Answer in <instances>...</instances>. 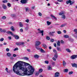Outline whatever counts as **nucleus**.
<instances>
[{"label":"nucleus","instance_id":"obj_1","mask_svg":"<svg viewBox=\"0 0 77 77\" xmlns=\"http://www.w3.org/2000/svg\"><path fill=\"white\" fill-rule=\"evenodd\" d=\"M17 67H18L17 69H21L22 71L24 72L23 73H22L21 75L22 76L23 75H32L34 72L35 69L30 64L28 66V68L29 71H28L27 69L24 67V66L21 65V64L19 66H17Z\"/></svg>","mask_w":77,"mask_h":77},{"label":"nucleus","instance_id":"obj_2","mask_svg":"<svg viewBox=\"0 0 77 77\" xmlns=\"http://www.w3.org/2000/svg\"><path fill=\"white\" fill-rule=\"evenodd\" d=\"M23 63H24V66H28V65H29L30 64L29 63H26L25 62H23L22 61H19L16 63L13 66V71L14 72L17 74V75H21V74L20 73V72L19 71H21V69H18L17 66H19V65L20 64H21V65H23Z\"/></svg>","mask_w":77,"mask_h":77},{"label":"nucleus","instance_id":"obj_3","mask_svg":"<svg viewBox=\"0 0 77 77\" xmlns=\"http://www.w3.org/2000/svg\"><path fill=\"white\" fill-rule=\"evenodd\" d=\"M27 1L28 0H21L20 3L22 4H26L27 3Z\"/></svg>","mask_w":77,"mask_h":77},{"label":"nucleus","instance_id":"obj_4","mask_svg":"<svg viewBox=\"0 0 77 77\" xmlns=\"http://www.w3.org/2000/svg\"><path fill=\"white\" fill-rule=\"evenodd\" d=\"M24 42H16V45H24Z\"/></svg>","mask_w":77,"mask_h":77},{"label":"nucleus","instance_id":"obj_5","mask_svg":"<svg viewBox=\"0 0 77 77\" xmlns=\"http://www.w3.org/2000/svg\"><path fill=\"white\" fill-rule=\"evenodd\" d=\"M41 44V42L39 41H37L36 42V43L35 45V46H38V45H39L40 44Z\"/></svg>","mask_w":77,"mask_h":77},{"label":"nucleus","instance_id":"obj_6","mask_svg":"<svg viewBox=\"0 0 77 77\" xmlns=\"http://www.w3.org/2000/svg\"><path fill=\"white\" fill-rule=\"evenodd\" d=\"M76 57L77 58V55H73L71 56V59H75Z\"/></svg>","mask_w":77,"mask_h":77},{"label":"nucleus","instance_id":"obj_7","mask_svg":"<svg viewBox=\"0 0 77 77\" xmlns=\"http://www.w3.org/2000/svg\"><path fill=\"white\" fill-rule=\"evenodd\" d=\"M72 67H75V68H77V65L76 63H71V64Z\"/></svg>","mask_w":77,"mask_h":77},{"label":"nucleus","instance_id":"obj_8","mask_svg":"<svg viewBox=\"0 0 77 77\" xmlns=\"http://www.w3.org/2000/svg\"><path fill=\"white\" fill-rule=\"evenodd\" d=\"M38 33H42V36H44V31L43 30H40L39 31Z\"/></svg>","mask_w":77,"mask_h":77},{"label":"nucleus","instance_id":"obj_9","mask_svg":"<svg viewBox=\"0 0 77 77\" xmlns=\"http://www.w3.org/2000/svg\"><path fill=\"white\" fill-rule=\"evenodd\" d=\"M51 17H52L53 18H54L55 20H57V18L55 17V16H54L53 14H51Z\"/></svg>","mask_w":77,"mask_h":77},{"label":"nucleus","instance_id":"obj_10","mask_svg":"<svg viewBox=\"0 0 77 77\" xmlns=\"http://www.w3.org/2000/svg\"><path fill=\"white\" fill-rule=\"evenodd\" d=\"M48 70H51L52 69V68L51 67V66H48Z\"/></svg>","mask_w":77,"mask_h":77},{"label":"nucleus","instance_id":"obj_11","mask_svg":"<svg viewBox=\"0 0 77 77\" xmlns=\"http://www.w3.org/2000/svg\"><path fill=\"white\" fill-rule=\"evenodd\" d=\"M6 55L8 56V57H11V54L9 52L7 53Z\"/></svg>","mask_w":77,"mask_h":77},{"label":"nucleus","instance_id":"obj_12","mask_svg":"<svg viewBox=\"0 0 77 77\" xmlns=\"http://www.w3.org/2000/svg\"><path fill=\"white\" fill-rule=\"evenodd\" d=\"M39 55H37V54H35V55L34 56V57L35 58H36V59H38V58H39Z\"/></svg>","mask_w":77,"mask_h":77},{"label":"nucleus","instance_id":"obj_13","mask_svg":"<svg viewBox=\"0 0 77 77\" xmlns=\"http://www.w3.org/2000/svg\"><path fill=\"white\" fill-rule=\"evenodd\" d=\"M13 31H15V29H14V27L12 26L10 28Z\"/></svg>","mask_w":77,"mask_h":77},{"label":"nucleus","instance_id":"obj_14","mask_svg":"<svg viewBox=\"0 0 77 77\" xmlns=\"http://www.w3.org/2000/svg\"><path fill=\"white\" fill-rule=\"evenodd\" d=\"M7 33H8V34H11V35H13V33H12V32L11 31H7Z\"/></svg>","mask_w":77,"mask_h":77},{"label":"nucleus","instance_id":"obj_15","mask_svg":"<svg viewBox=\"0 0 77 77\" xmlns=\"http://www.w3.org/2000/svg\"><path fill=\"white\" fill-rule=\"evenodd\" d=\"M57 46H60V41H59L57 43Z\"/></svg>","mask_w":77,"mask_h":77},{"label":"nucleus","instance_id":"obj_16","mask_svg":"<svg viewBox=\"0 0 77 77\" xmlns=\"http://www.w3.org/2000/svg\"><path fill=\"white\" fill-rule=\"evenodd\" d=\"M64 37L65 38H69V35H64Z\"/></svg>","mask_w":77,"mask_h":77},{"label":"nucleus","instance_id":"obj_17","mask_svg":"<svg viewBox=\"0 0 77 77\" xmlns=\"http://www.w3.org/2000/svg\"><path fill=\"white\" fill-rule=\"evenodd\" d=\"M14 37L16 39H18L19 38V36L18 35H14Z\"/></svg>","mask_w":77,"mask_h":77},{"label":"nucleus","instance_id":"obj_18","mask_svg":"<svg viewBox=\"0 0 77 77\" xmlns=\"http://www.w3.org/2000/svg\"><path fill=\"white\" fill-rule=\"evenodd\" d=\"M62 18H63V20H65V18H66V16H65V15H63L61 17Z\"/></svg>","mask_w":77,"mask_h":77},{"label":"nucleus","instance_id":"obj_19","mask_svg":"<svg viewBox=\"0 0 77 77\" xmlns=\"http://www.w3.org/2000/svg\"><path fill=\"white\" fill-rule=\"evenodd\" d=\"M47 23L48 26H50L51 24V22H49V21H47Z\"/></svg>","mask_w":77,"mask_h":77},{"label":"nucleus","instance_id":"obj_20","mask_svg":"<svg viewBox=\"0 0 77 77\" xmlns=\"http://www.w3.org/2000/svg\"><path fill=\"white\" fill-rule=\"evenodd\" d=\"M40 51L42 52V53H45V51H44L42 49H40Z\"/></svg>","mask_w":77,"mask_h":77},{"label":"nucleus","instance_id":"obj_21","mask_svg":"<svg viewBox=\"0 0 77 77\" xmlns=\"http://www.w3.org/2000/svg\"><path fill=\"white\" fill-rule=\"evenodd\" d=\"M68 71V69H65L64 70V72H67Z\"/></svg>","mask_w":77,"mask_h":77},{"label":"nucleus","instance_id":"obj_22","mask_svg":"<svg viewBox=\"0 0 77 77\" xmlns=\"http://www.w3.org/2000/svg\"><path fill=\"white\" fill-rule=\"evenodd\" d=\"M49 35H51V36H54V34H53L52 32H49Z\"/></svg>","mask_w":77,"mask_h":77},{"label":"nucleus","instance_id":"obj_23","mask_svg":"<svg viewBox=\"0 0 77 77\" xmlns=\"http://www.w3.org/2000/svg\"><path fill=\"white\" fill-rule=\"evenodd\" d=\"M43 71V70L42 69H40L39 70V72L40 73H41V72H42Z\"/></svg>","mask_w":77,"mask_h":77},{"label":"nucleus","instance_id":"obj_24","mask_svg":"<svg viewBox=\"0 0 77 77\" xmlns=\"http://www.w3.org/2000/svg\"><path fill=\"white\" fill-rule=\"evenodd\" d=\"M64 11H63V12L62 13H60L59 14V15H64Z\"/></svg>","mask_w":77,"mask_h":77},{"label":"nucleus","instance_id":"obj_25","mask_svg":"<svg viewBox=\"0 0 77 77\" xmlns=\"http://www.w3.org/2000/svg\"><path fill=\"white\" fill-rule=\"evenodd\" d=\"M71 2V0H69V1H67L66 2V3L67 4H69V3H70Z\"/></svg>","mask_w":77,"mask_h":77},{"label":"nucleus","instance_id":"obj_26","mask_svg":"<svg viewBox=\"0 0 77 77\" xmlns=\"http://www.w3.org/2000/svg\"><path fill=\"white\" fill-rule=\"evenodd\" d=\"M66 51H67V52H69V53L71 52V51L69 49H66Z\"/></svg>","mask_w":77,"mask_h":77},{"label":"nucleus","instance_id":"obj_27","mask_svg":"<svg viewBox=\"0 0 77 77\" xmlns=\"http://www.w3.org/2000/svg\"><path fill=\"white\" fill-rule=\"evenodd\" d=\"M43 47H44L45 48H46L47 46L46 45H45V44H43Z\"/></svg>","mask_w":77,"mask_h":77},{"label":"nucleus","instance_id":"obj_28","mask_svg":"<svg viewBox=\"0 0 77 77\" xmlns=\"http://www.w3.org/2000/svg\"><path fill=\"white\" fill-rule=\"evenodd\" d=\"M3 8L4 9H6V6L5 5H3Z\"/></svg>","mask_w":77,"mask_h":77},{"label":"nucleus","instance_id":"obj_29","mask_svg":"<svg viewBox=\"0 0 77 77\" xmlns=\"http://www.w3.org/2000/svg\"><path fill=\"white\" fill-rule=\"evenodd\" d=\"M57 49L58 51H61V49H60V48L57 47Z\"/></svg>","mask_w":77,"mask_h":77},{"label":"nucleus","instance_id":"obj_30","mask_svg":"<svg viewBox=\"0 0 77 77\" xmlns=\"http://www.w3.org/2000/svg\"><path fill=\"white\" fill-rule=\"evenodd\" d=\"M23 59H25V60H29V58L27 57H23Z\"/></svg>","mask_w":77,"mask_h":77},{"label":"nucleus","instance_id":"obj_31","mask_svg":"<svg viewBox=\"0 0 77 77\" xmlns=\"http://www.w3.org/2000/svg\"><path fill=\"white\" fill-rule=\"evenodd\" d=\"M74 32H75V35H77V29H74Z\"/></svg>","mask_w":77,"mask_h":77},{"label":"nucleus","instance_id":"obj_32","mask_svg":"<svg viewBox=\"0 0 77 77\" xmlns=\"http://www.w3.org/2000/svg\"><path fill=\"white\" fill-rule=\"evenodd\" d=\"M20 27H23V24L21 23L20 22Z\"/></svg>","mask_w":77,"mask_h":77},{"label":"nucleus","instance_id":"obj_33","mask_svg":"<svg viewBox=\"0 0 77 77\" xmlns=\"http://www.w3.org/2000/svg\"><path fill=\"white\" fill-rule=\"evenodd\" d=\"M75 2H74V1L71 2H71L70 3V5H72V4H73V3H74Z\"/></svg>","mask_w":77,"mask_h":77},{"label":"nucleus","instance_id":"obj_34","mask_svg":"<svg viewBox=\"0 0 77 77\" xmlns=\"http://www.w3.org/2000/svg\"><path fill=\"white\" fill-rule=\"evenodd\" d=\"M1 32H4V33H5V32H6V31L4 29H3V30L2 29V30H1Z\"/></svg>","mask_w":77,"mask_h":77},{"label":"nucleus","instance_id":"obj_35","mask_svg":"<svg viewBox=\"0 0 77 77\" xmlns=\"http://www.w3.org/2000/svg\"><path fill=\"white\" fill-rule=\"evenodd\" d=\"M63 66H65V65H66V63H65V61H63Z\"/></svg>","mask_w":77,"mask_h":77},{"label":"nucleus","instance_id":"obj_36","mask_svg":"<svg viewBox=\"0 0 77 77\" xmlns=\"http://www.w3.org/2000/svg\"><path fill=\"white\" fill-rule=\"evenodd\" d=\"M45 63H46V64H48L49 62H48V60H46L45 61Z\"/></svg>","mask_w":77,"mask_h":77},{"label":"nucleus","instance_id":"obj_37","mask_svg":"<svg viewBox=\"0 0 77 77\" xmlns=\"http://www.w3.org/2000/svg\"><path fill=\"white\" fill-rule=\"evenodd\" d=\"M7 5L8 7H11V5L10 3H8L7 4Z\"/></svg>","mask_w":77,"mask_h":77},{"label":"nucleus","instance_id":"obj_38","mask_svg":"<svg viewBox=\"0 0 77 77\" xmlns=\"http://www.w3.org/2000/svg\"><path fill=\"white\" fill-rule=\"evenodd\" d=\"M2 2H3V3H7V2H8V0H4L2 1Z\"/></svg>","mask_w":77,"mask_h":77},{"label":"nucleus","instance_id":"obj_39","mask_svg":"<svg viewBox=\"0 0 77 77\" xmlns=\"http://www.w3.org/2000/svg\"><path fill=\"white\" fill-rule=\"evenodd\" d=\"M57 33L58 34H61L62 33V32L60 31H58Z\"/></svg>","mask_w":77,"mask_h":77},{"label":"nucleus","instance_id":"obj_40","mask_svg":"<svg viewBox=\"0 0 77 77\" xmlns=\"http://www.w3.org/2000/svg\"><path fill=\"white\" fill-rule=\"evenodd\" d=\"M53 51L54 52V53H56V54H57V51H56V50L55 49H54L53 50Z\"/></svg>","mask_w":77,"mask_h":77},{"label":"nucleus","instance_id":"obj_41","mask_svg":"<svg viewBox=\"0 0 77 77\" xmlns=\"http://www.w3.org/2000/svg\"><path fill=\"white\" fill-rule=\"evenodd\" d=\"M54 57L55 58H57V54H55Z\"/></svg>","mask_w":77,"mask_h":77},{"label":"nucleus","instance_id":"obj_42","mask_svg":"<svg viewBox=\"0 0 77 77\" xmlns=\"http://www.w3.org/2000/svg\"><path fill=\"white\" fill-rule=\"evenodd\" d=\"M50 37L49 36H48L46 37V39H47V40H50Z\"/></svg>","mask_w":77,"mask_h":77},{"label":"nucleus","instance_id":"obj_43","mask_svg":"<svg viewBox=\"0 0 77 77\" xmlns=\"http://www.w3.org/2000/svg\"><path fill=\"white\" fill-rule=\"evenodd\" d=\"M6 16H3L2 17V19H3V20H5V19H6Z\"/></svg>","mask_w":77,"mask_h":77},{"label":"nucleus","instance_id":"obj_44","mask_svg":"<svg viewBox=\"0 0 77 77\" xmlns=\"http://www.w3.org/2000/svg\"><path fill=\"white\" fill-rule=\"evenodd\" d=\"M73 73V72L72 71H71V72H69V74L70 75V74H72Z\"/></svg>","mask_w":77,"mask_h":77},{"label":"nucleus","instance_id":"obj_45","mask_svg":"<svg viewBox=\"0 0 77 77\" xmlns=\"http://www.w3.org/2000/svg\"><path fill=\"white\" fill-rule=\"evenodd\" d=\"M38 14L39 16H40V17H41L42 16V14L40 12L38 13Z\"/></svg>","mask_w":77,"mask_h":77},{"label":"nucleus","instance_id":"obj_46","mask_svg":"<svg viewBox=\"0 0 77 77\" xmlns=\"http://www.w3.org/2000/svg\"><path fill=\"white\" fill-rule=\"evenodd\" d=\"M25 9L26 10V12H27V11H28V8L25 7Z\"/></svg>","mask_w":77,"mask_h":77},{"label":"nucleus","instance_id":"obj_47","mask_svg":"<svg viewBox=\"0 0 77 77\" xmlns=\"http://www.w3.org/2000/svg\"><path fill=\"white\" fill-rule=\"evenodd\" d=\"M25 29L26 30H27L29 29V27H28V26H26V27H25Z\"/></svg>","mask_w":77,"mask_h":77},{"label":"nucleus","instance_id":"obj_48","mask_svg":"<svg viewBox=\"0 0 77 77\" xmlns=\"http://www.w3.org/2000/svg\"><path fill=\"white\" fill-rule=\"evenodd\" d=\"M5 70L7 71V72L8 73L9 72L8 71V68H6Z\"/></svg>","mask_w":77,"mask_h":77},{"label":"nucleus","instance_id":"obj_49","mask_svg":"<svg viewBox=\"0 0 77 77\" xmlns=\"http://www.w3.org/2000/svg\"><path fill=\"white\" fill-rule=\"evenodd\" d=\"M14 51H16V50H18V48H15L14 50Z\"/></svg>","mask_w":77,"mask_h":77},{"label":"nucleus","instance_id":"obj_50","mask_svg":"<svg viewBox=\"0 0 77 77\" xmlns=\"http://www.w3.org/2000/svg\"><path fill=\"white\" fill-rule=\"evenodd\" d=\"M65 24H63L61 26V27H65Z\"/></svg>","mask_w":77,"mask_h":77},{"label":"nucleus","instance_id":"obj_51","mask_svg":"<svg viewBox=\"0 0 77 77\" xmlns=\"http://www.w3.org/2000/svg\"><path fill=\"white\" fill-rule=\"evenodd\" d=\"M0 41H4V38H2L0 39Z\"/></svg>","mask_w":77,"mask_h":77},{"label":"nucleus","instance_id":"obj_52","mask_svg":"<svg viewBox=\"0 0 77 77\" xmlns=\"http://www.w3.org/2000/svg\"><path fill=\"white\" fill-rule=\"evenodd\" d=\"M35 48L36 49H37V50H39V47H38V46L35 47Z\"/></svg>","mask_w":77,"mask_h":77},{"label":"nucleus","instance_id":"obj_53","mask_svg":"<svg viewBox=\"0 0 77 77\" xmlns=\"http://www.w3.org/2000/svg\"><path fill=\"white\" fill-rule=\"evenodd\" d=\"M20 32H23V29L22 28L20 29Z\"/></svg>","mask_w":77,"mask_h":77},{"label":"nucleus","instance_id":"obj_54","mask_svg":"<svg viewBox=\"0 0 77 77\" xmlns=\"http://www.w3.org/2000/svg\"><path fill=\"white\" fill-rule=\"evenodd\" d=\"M25 21H26V23H29V19H27Z\"/></svg>","mask_w":77,"mask_h":77},{"label":"nucleus","instance_id":"obj_55","mask_svg":"<svg viewBox=\"0 0 77 77\" xmlns=\"http://www.w3.org/2000/svg\"><path fill=\"white\" fill-rule=\"evenodd\" d=\"M6 51H9V49L8 48H7L6 49Z\"/></svg>","mask_w":77,"mask_h":77},{"label":"nucleus","instance_id":"obj_56","mask_svg":"<svg viewBox=\"0 0 77 77\" xmlns=\"http://www.w3.org/2000/svg\"><path fill=\"white\" fill-rule=\"evenodd\" d=\"M58 2H63V0H57Z\"/></svg>","mask_w":77,"mask_h":77},{"label":"nucleus","instance_id":"obj_57","mask_svg":"<svg viewBox=\"0 0 77 77\" xmlns=\"http://www.w3.org/2000/svg\"><path fill=\"white\" fill-rule=\"evenodd\" d=\"M61 42L62 44H63V43H64V42H63V40H61Z\"/></svg>","mask_w":77,"mask_h":77},{"label":"nucleus","instance_id":"obj_58","mask_svg":"<svg viewBox=\"0 0 77 77\" xmlns=\"http://www.w3.org/2000/svg\"><path fill=\"white\" fill-rule=\"evenodd\" d=\"M51 42H54V39H51Z\"/></svg>","mask_w":77,"mask_h":77},{"label":"nucleus","instance_id":"obj_59","mask_svg":"<svg viewBox=\"0 0 77 77\" xmlns=\"http://www.w3.org/2000/svg\"><path fill=\"white\" fill-rule=\"evenodd\" d=\"M8 38L9 39V40H11L12 38H11V37H8Z\"/></svg>","mask_w":77,"mask_h":77},{"label":"nucleus","instance_id":"obj_60","mask_svg":"<svg viewBox=\"0 0 77 77\" xmlns=\"http://www.w3.org/2000/svg\"><path fill=\"white\" fill-rule=\"evenodd\" d=\"M39 75V72H37L35 74V75Z\"/></svg>","mask_w":77,"mask_h":77},{"label":"nucleus","instance_id":"obj_61","mask_svg":"<svg viewBox=\"0 0 77 77\" xmlns=\"http://www.w3.org/2000/svg\"><path fill=\"white\" fill-rule=\"evenodd\" d=\"M10 59L11 60H14V57H11V58Z\"/></svg>","mask_w":77,"mask_h":77},{"label":"nucleus","instance_id":"obj_62","mask_svg":"<svg viewBox=\"0 0 77 77\" xmlns=\"http://www.w3.org/2000/svg\"><path fill=\"white\" fill-rule=\"evenodd\" d=\"M13 57H16L17 56V55L15 54H13Z\"/></svg>","mask_w":77,"mask_h":77},{"label":"nucleus","instance_id":"obj_63","mask_svg":"<svg viewBox=\"0 0 77 77\" xmlns=\"http://www.w3.org/2000/svg\"><path fill=\"white\" fill-rule=\"evenodd\" d=\"M52 59L53 60H55V61L56 60V58H54V57H53L52 58Z\"/></svg>","mask_w":77,"mask_h":77},{"label":"nucleus","instance_id":"obj_64","mask_svg":"<svg viewBox=\"0 0 77 77\" xmlns=\"http://www.w3.org/2000/svg\"><path fill=\"white\" fill-rule=\"evenodd\" d=\"M52 65H55V63L54 62H53L52 63Z\"/></svg>","mask_w":77,"mask_h":77}]
</instances>
